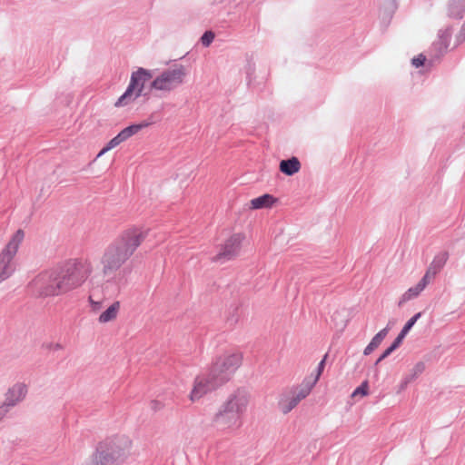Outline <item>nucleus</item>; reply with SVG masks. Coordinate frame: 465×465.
<instances>
[{
    "mask_svg": "<svg viewBox=\"0 0 465 465\" xmlns=\"http://www.w3.org/2000/svg\"><path fill=\"white\" fill-rule=\"evenodd\" d=\"M250 394L239 388L232 392L220 405L212 418V425L219 431L230 432L239 429L242 424V417L247 411Z\"/></svg>",
    "mask_w": 465,
    "mask_h": 465,
    "instance_id": "20e7f679",
    "label": "nucleus"
},
{
    "mask_svg": "<svg viewBox=\"0 0 465 465\" xmlns=\"http://www.w3.org/2000/svg\"><path fill=\"white\" fill-rule=\"evenodd\" d=\"M369 384L367 381H364L358 388L354 390L351 394V397H356L357 395L366 396L368 394Z\"/></svg>",
    "mask_w": 465,
    "mask_h": 465,
    "instance_id": "a878e982",
    "label": "nucleus"
},
{
    "mask_svg": "<svg viewBox=\"0 0 465 465\" xmlns=\"http://www.w3.org/2000/svg\"><path fill=\"white\" fill-rule=\"evenodd\" d=\"M275 202V199L271 194H263L262 196H259L257 198H254L251 201V205L252 209H262V208H267L271 207L273 203Z\"/></svg>",
    "mask_w": 465,
    "mask_h": 465,
    "instance_id": "6ab92c4d",
    "label": "nucleus"
},
{
    "mask_svg": "<svg viewBox=\"0 0 465 465\" xmlns=\"http://www.w3.org/2000/svg\"><path fill=\"white\" fill-rule=\"evenodd\" d=\"M131 440L125 435H114L100 441L90 461L83 465H121L130 455Z\"/></svg>",
    "mask_w": 465,
    "mask_h": 465,
    "instance_id": "39448f33",
    "label": "nucleus"
},
{
    "mask_svg": "<svg viewBox=\"0 0 465 465\" xmlns=\"http://www.w3.org/2000/svg\"><path fill=\"white\" fill-rule=\"evenodd\" d=\"M461 35L465 37V22L461 29Z\"/></svg>",
    "mask_w": 465,
    "mask_h": 465,
    "instance_id": "e433bc0d",
    "label": "nucleus"
},
{
    "mask_svg": "<svg viewBox=\"0 0 465 465\" xmlns=\"http://www.w3.org/2000/svg\"><path fill=\"white\" fill-rule=\"evenodd\" d=\"M300 169L301 163L297 157L292 156L280 162V171L288 176L295 174L300 171Z\"/></svg>",
    "mask_w": 465,
    "mask_h": 465,
    "instance_id": "4468645a",
    "label": "nucleus"
},
{
    "mask_svg": "<svg viewBox=\"0 0 465 465\" xmlns=\"http://www.w3.org/2000/svg\"><path fill=\"white\" fill-rule=\"evenodd\" d=\"M42 349L45 351H61L64 350V345L60 342L45 341L42 343Z\"/></svg>",
    "mask_w": 465,
    "mask_h": 465,
    "instance_id": "393cba45",
    "label": "nucleus"
},
{
    "mask_svg": "<svg viewBox=\"0 0 465 465\" xmlns=\"http://www.w3.org/2000/svg\"><path fill=\"white\" fill-rule=\"evenodd\" d=\"M398 347L391 343L384 351L383 353L378 358V360L375 362V365L379 364L381 361H383L385 358H387L389 355H391Z\"/></svg>",
    "mask_w": 465,
    "mask_h": 465,
    "instance_id": "cd10ccee",
    "label": "nucleus"
},
{
    "mask_svg": "<svg viewBox=\"0 0 465 465\" xmlns=\"http://www.w3.org/2000/svg\"><path fill=\"white\" fill-rule=\"evenodd\" d=\"M326 358H327V354L319 362L318 367H317V371H316V375L313 378H312V377L310 378L312 381H315V383H317V381H318L322 372L323 371Z\"/></svg>",
    "mask_w": 465,
    "mask_h": 465,
    "instance_id": "c85d7f7f",
    "label": "nucleus"
},
{
    "mask_svg": "<svg viewBox=\"0 0 465 465\" xmlns=\"http://www.w3.org/2000/svg\"><path fill=\"white\" fill-rule=\"evenodd\" d=\"M241 362L242 355L237 353L218 358L213 363L207 374H202L195 378L190 400L195 401L206 393L223 386L231 379Z\"/></svg>",
    "mask_w": 465,
    "mask_h": 465,
    "instance_id": "7ed1b4c3",
    "label": "nucleus"
},
{
    "mask_svg": "<svg viewBox=\"0 0 465 465\" xmlns=\"http://www.w3.org/2000/svg\"><path fill=\"white\" fill-rule=\"evenodd\" d=\"M393 324H394V322L392 320H391V321H389L387 326H390V329H391Z\"/></svg>",
    "mask_w": 465,
    "mask_h": 465,
    "instance_id": "4c0bfd02",
    "label": "nucleus"
},
{
    "mask_svg": "<svg viewBox=\"0 0 465 465\" xmlns=\"http://www.w3.org/2000/svg\"><path fill=\"white\" fill-rule=\"evenodd\" d=\"M89 302L91 303L93 311L96 312L101 308V302H94L92 298V296L89 297Z\"/></svg>",
    "mask_w": 465,
    "mask_h": 465,
    "instance_id": "f704fd0d",
    "label": "nucleus"
},
{
    "mask_svg": "<svg viewBox=\"0 0 465 465\" xmlns=\"http://www.w3.org/2000/svg\"><path fill=\"white\" fill-rule=\"evenodd\" d=\"M449 259V252L446 251H442L438 252L430 266L428 267L425 274L423 275V279H425L429 283L431 279H433L445 266L447 261Z\"/></svg>",
    "mask_w": 465,
    "mask_h": 465,
    "instance_id": "9b49d317",
    "label": "nucleus"
},
{
    "mask_svg": "<svg viewBox=\"0 0 465 465\" xmlns=\"http://www.w3.org/2000/svg\"><path fill=\"white\" fill-rule=\"evenodd\" d=\"M214 34L212 31H206L201 37V43L203 46H209L214 39Z\"/></svg>",
    "mask_w": 465,
    "mask_h": 465,
    "instance_id": "bb28decb",
    "label": "nucleus"
},
{
    "mask_svg": "<svg viewBox=\"0 0 465 465\" xmlns=\"http://www.w3.org/2000/svg\"><path fill=\"white\" fill-rule=\"evenodd\" d=\"M152 76L151 71L142 67L134 72L131 75V80L127 89L118 98L114 105L116 107L126 105L130 101L141 96L143 94L144 84L150 80Z\"/></svg>",
    "mask_w": 465,
    "mask_h": 465,
    "instance_id": "0eeeda50",
    "label": "nucleus"
},
{
    "mask_svg": "<svg viewBox=\"0 0 465 465\" xmlns=\"http://www.w3.org/2000/svg\"><path fill=\"white\" fill-rule=\"evenodd\" d=\"M123 143V140H122V137H120L119 134L114 136L113 139H111L105 147H104L100 153H98V157L103 155L104 153H105L107 151L116 147L117 145H119L120 143Z\"/></svg>",
    "mask_w": 465,
    "mask_h": 465,
    "instance_id": "b1692460",
    "label": "nucleus"
},
{
    "mask_svg": "<svg viewBox=\"0 0 465 465\" xmlns=\"http://www.w3.org/2000/svg\"><path fill=\"white\" fill-rule=\"evenodd\" d=\"M150 408L153 411H158L163 408V404L159 401L153 400L150 402Z\"/></svg>",
    "mask_w": 465,
    "mask_h": 465,
    "instance_id": "2f4dec72",
    "label": "nucleus"
},
{
    "mask_svg": "<svg viewBox=\"0 0 465 465\" xmlns=\"http://www.w3.org/2000/svg\"><path fill=\"white\" fill-rule=\"evenodd\" d=\"M185 75V67L182 64H175L156 76L151 83V88L169 93L183 83Z\"/></svg>",
    "mask_w": 465,
    "mask_h": 465,
    "instance_id": "423d86ee",
    "label": "nucleus"
},
{
    "mask_svg": "<svg viewBox=\"0 0 465 465\" xmlns=\"http://www.w3.org/2000/svg\"><path fill=\"white\" fill-rule=\"evenodd\" d=\"M28 393V387L24 382H16L12 385L5 393L4 401L11 409L20 404Z\"/></svg>",
    "mask_w": 465,
    "mask_h": 465,
    "instance_id": "9d476101",
    "label": "nucleus"
},
{
    "mask_svg": "<svg viewBox=\"0 0 465 465\" xmlns=\"http://www.w3.org/2000/svg\"><path fill=\"white\" fill-rule=\"evenodd\" d=\"M428 284L429 282L425 279L421 278L415 286L409 288L401 295L398 302V306L401 307L405 302L417 298Z\"/></svg>",
    "mask_w": 465,
    "mask_h": 465,
    "instance_id": "ddd939ff",
    "label": "nucleus"
},
{
    "mask_svg": "<svg viewBox=\"0 0 465 465\" xmlns=\"http://www.w3.org/2000/svg\"><path fill=\"white\" fill-rule=\"evenodd\" d=\"M315 384V381H312L309 378L305 379L301 386L292 391V395H294L296 399L301 401L310 394Z\"/></svg>",
    "mask_w": 465,
    "mask_h": 465,
    "instance_id": "f3484780",
    "label": "nucleus"
},
{
    "mask_svg": "<svg viewBox=\"0 0 465 465\" xmlns=\"http://www.w3.org/2000/svg\"><path fill=\"white\" fill-rule=\"evenodd\" d=\"M425 371V363L423 361L417 362L411 372L406 376L411 381H415Z\"/></svg>",
    "mask_w": 465,
    "mask_h": 465,
    "instance_id": "4be33fe9",
    "label": "nucleus"
},
{
    "mask_svg": "<svg viewBox=\"0 0 465 465\" xmlns=\"http://www.w3.org/2000/svg\"><path fill=\"white\" fill-rule=\"evenodd\" d=\"M148 124H149L148 123H142V124L129 125V126L125 127L124 129H123L119 133V135H120V137H122L123 142H124L128 138L133 136L134 134H137L143 128L148 126Z\"/></svg>",
    "mask_w": 465,
    "mask_h": 465,
    "instance_id": "aec40b11",
    "label": "nucleus"
},
{
    "mask_svg": "<svg viewBox=\"0 0 465 465\" xmlns=\"http://www.w3.org/2000/svg\"><path fill=\"white\" fill-rule=\"evenodd\" d=\"M425 60H426V57L420 54L418 56L412 58L411 64L418 68L424 64Z\"/></svg>",
    "mask_w": 465,
    "mask_h": 465,
    "instance_id": "c756f323",
    "label": "nucleus"
},
{
    "mask_svg": "<svg viewBox=\"0 0 465 465\" xmlns=\"http://www.w3.org/2000/svg\"><path fill=\"white\" fill-rule=\"evenodd\" d=\"M300 402V401H298L296 399V397L294 395H292V397L290 398H285V399H282L279 402V405H280V408H281V411L284 413V414H287L289 413L292 409H294L298 403Z\"/></svg>",
    "mask_w": 465,
    "mask_h": 465,
    "instance_id": "412c9836",
    "label": "nucleus"
},
{
    "mask_svg": "<svg viewBox=\"0 0 465 465\" xmlns=\"http://www.w3.org/2000/svg\"><path fill=\"white\" fill-rule=\"evenodd\" d=\"M421 312H418L414 314L411 319L408 320V322L405 323L403 328L401 329V332L398 334L396 339L393 341V344L396 345L398 348L401 344L403 339L405 336L409 333L411 329L413 327V325L416 323V322L420 318Z\"/></svg>",
    "mask_w": 465,
    "mask_h": 465,
    "instance_id": "dca6fc26",
    "label": "nucleus"
},
{
    "mask_svg": "<svg viewBox=\"0 0 465 465\" xmlns=\"http://www.w3.org/2000/svg\"><path fill=\"white\" fill-rule=\"evenodd\" d=\"M451 38V31L449 28L441 29L438 33V39L433 42L430 52L435 57H440L446 52Z\"/></svg>",
    "mask_w": 465,
    "mask_h": 465,
    "instance_id": "f8f14e48",
    "label": "nucleus"
},
{
    "mask_svg": "<svg viewBox=\"0 0 465 465\" xmlns=\"http://www.w3.org/2000/svg\"><path fill=\"white\" fill-rule=\"evenodd\" d=\"M465 12V0H450L448 5V15L461 19Z\"/></svg>",
    "mask_w": 465,
    "mask_h": 465,
    "instance_id": "2eb2a0df",
    "label": "nucleus"
},
{
    "mask_svg": "<svg viewBox=\"0 0 465 465\" xmlns=\"http://www.w3.org/2000/svg\"><path fill=\"white\" fill-rule=\"evenodd\" d=\"M12 409L5 401L0 405V420L6 416Z\"/></svg>",
    "mask_w": 465,
    "mask_h": 465,
    "instance_id": "7c9ffc66",
    "label": "nucleus"
},
{
    "mask_svg": "<svg viewBox=\"0 0 465 465\" xmlns=\"http://www.w3.org/2000/svg\"><path fill=\"white\" fill-rule=\"evenodd\" d=\"M91 272V265L87 262L68 261L37 274L28 283V290L39 298L63 295L80 287Z\"/></svg>",
    "mask_w": 465,
    "mask_h": 465,
    "instance_id": "f257e3e1",
    "label": "nucleus"
},
{
    "mask_svg": "<svg viewBox=\"0 0 465 465\" xmlns=\"http://www.w3.org/2000/svg\"><path fill=\"white\" fill-rule=\"evenodd\" d=\"M25 232L17 230L12 239L0 253V283L8 279L15 272L12 260L17 252L20 243L23 242Z\"/></svg>",
    "mask_w": 465,
    "mask_h": 465,
    "instance_id": "6e6552de",
    "label": "nucleus"
},
{
    "mask_svg": "<svg viewBox=\"0 0 465 465\" xmlns=\"http://www.w3.org/2000/svg\"><path fill=\"white\" fill-rule=\"evenodd\" d=\"M120 309V302H114L110 307H108L100 316L99 322L106 323L114 320L118 314Z\"/></svg>",
    "mask_w": 465,
    "mask_h": 465,
    "instance_id": "a211bd4d",
    "label": "nucleus"
},
{
    "mask_svg": "<svg viewBox=\"0 0 465 465\" xmlns=\"http://www.w3.org/2000/svg\"><path fill=\"white\" fill-rule=\"evenodd\" d=\"M411 382L412 381L405 376L400 384V391H404Z\"/></svg>",
    "mask_w": 465,
    "mask_h": 465,
    "instance_id": "72a5a7b5",
    "label": "nucleus"
},
{
    "mask_svg": "<svg viewBox=\"0 0 465 465\" xmlns=\"http://www.w3.org/2000/svg\"><path fill=\"white\" fill-rule=\"evenodd\" d=\"M243 236L240 233L232 234L224 244L222 246L221 251L213 258V262H226L235 258L241 249V244Z\"/></svg>",
    "mask_w": 465,
    "mask_h": 465,
    "instance_id": "1a4fd4ad",
    "label": "nucleus"
},
{
    "mask_svg": "<svg viewBox=\"0 0 465 465\" xmlns=\"http://www.w3.org/2000/svg\"><path fill=\"white\" fill-rule=\"evenodd\" d=\"M255 64L253 63L249 62L246 69L247 77L251 79L252 75L254 74Z\"/></svg>",
    "mask_w": 465,
    "mask_h": 465,
    "instance_id": "473e14b6",
    "label": "nucleus"
},
{
    "mask_svg": "<svg viewBox=\"0 0 465 465\" xmlns=\"http://www.w3.org/2000/svg\"><path fill=\"white\" fill-rule=\"evenodd\" d=\"M390 331V326H386L384 329L381 330L371 341V344L376 349L380 346L382 341L387 336Z\"/></svg>",
    "mask_w": 465,
    "mask_h": 465,
    "instance_id": "5701e85b",
    "label": "nucleus"
},
{
    "mask_svg": "<svg viewBox=\"0 0 465 465\" xmlns=\"http://www.w3.org/2000/svg\"><path fill=\"white\" fill-rule=\"evenodd\" d=\"M374 350H375V348L371 343H369L366 346V348L364 349L363 354L364 355H370Z\"/></svg>",
    "mask_w": 465,
    "mask_h": 465,
    "instance_id": "c9c22d12",
    "label": "nucleus"
},
{
    "mask_svg": "<svg viewBox=\"0 0 465 465\" xmlns=\"http://www.w3.org/2000/svg\"><path fill=\"white\" fill-rule=\"evenodd\" d=\"M148 235V230L131 227L114 240L104 250L101 258L102 273L113 279L122 266L131 258Z\"/></svg>",
    "mask_w": 465,
    "mask_h": 465,
    "instance_id": "f03ea898",
    "label": "nucleus"
}]
</instances>
